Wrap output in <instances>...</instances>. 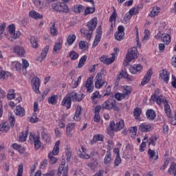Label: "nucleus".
<instances>
[{"mask_svg":"<svg viewBox=\"0 0 176 176\" xmlns=\"http://www.w3.org/2000/svg\"><path fill=\"white\" fill-rule=\"evenodd\" d=\"M86 60H87V56L84 55L79 60L78 68H82V67L85 65V63H86Z\"/></svg>","mask_w":176,"mask_h":176,"instance_id":"864d4df0","label":"nucleus"},{"mask_svg":"<svg viewBox=\"0 0 176 176\" xmlns=\"http://www.w3.org/2000/svg\"><path fill=\"white\" fill-rule=\"evenodd\" d=\"M111 160H112V154H111V152H107L104 160V164H109Z\"/></svg>","mask_w":176,"mask_h":176,"instance_id":"8fccbe9b","label":"nucleus"},{"mask_svg":"<svg viewBox=\"0 0 176 176\" xmlns=\"http://www.w3.org/2000/svg\"><path fill=\"white\" fill-rule=\"evenodd\" d=\"M137 131H138L137 126H132L129 129V132L131 133L133 137H135V135H137Z\"/></svg>","mask_w":176,"mask_h":176,"instance_id":"e2e57ef3","label":"nucleus"},{"mask_svg":"<svg viewBox=\"0 0 176 176\" xmlns=\"http://www.w3.org/2000/svg\"><path fill=\"white\" fill-rule=\"evenodd\" d=\"M96 98H101V95L100 94V91H96L94 93H93L91 96V100L94 104L98 102L97 100H96Z\"/></svg>","mask_w":176,"mask_h":176,"instance_id":"e433bc0d","label":"nucleus"},{"mask_svg":"<svg viewBox=\"0 0 176 176\" xmlns=\"http://www.w3.org/2000/svg\"><path fill=\"white\" fill-rule=\"evenodd\" d=\"M23 170H24V166L23 165V164H19L16 176H23Z\"/></svg>","mask_w":176,"mask_h":176,"instance_id":"052dcab7","label":"nucleus"},{"mask_svg":"<svg viewBox=\"0 0 176 176\" xmlns=\"http://www.w3.org/2000/svg\"><path fill=\"white\" fill-rule=\"evenodd\" d=\"M30 41L32 47H33V49H38V46H39V44L38 43V40H36L35 36H30Z\"/></svg>","mask_w":176,"mask_h":176,"instance_id":"58836bf2","label":"nucleus"},{"mask_svg":"<svg viewBox=\"0 0 176 176\" xmlns=\"http://www.w3.org/2000/svg\"><path fill=\"white\" fill-rule=\"evenodd\" d=\"M33 83V90H34L36 94H41V91H39V86H41V83L39 82V78H36L32 79Z\"/></svg>","mask_w":176,"mask_h":176,"instance_id":"6ab92c4d","label":"nucleus"},{"mask_svg":"<svg viewBox=\"0 0 176 176\" xmlns=\"http://www.w3.org/2000/svg\"><path fill=\"white\" fill-rule=\"evenodd\" d=\"M8 100H13L14 98V89H10L7 95Z\"/></svg>","mask_w":176,"mask_h":176,"instance_id":"680f3d73","label":"nucleus"},{"mask_svg":"<svg viewBox=\"0 0 176 176\" xmlns=\"http://www.w3.org/2000/svg\"><path fill=\"white\" fill-rule=\"evenodd\" d=\"M79 47L81 50H86V49H89V43L86 41H80Z\"/></svg>","mask_w":176,"mask_h":176,"instance_id":"603ef678","label":"nucleus"},{"mask_svg":"<svg viewBox=\"0 0 176 176\" xmlns=\"http://www.w3.org/2000/svg\"><path fill=\"white\" fill-rule=\"evenodd\" d=\"M161 39L165 45H170L171 43V36L167 33H164L162 34Z\"/></svg>","mask_w":176,"mask_h":176,"instance_id":"393cba45","label":"nucleus"},{"mask_svg":"<svg viewBox=\"0 0 176 176\" xmlns=\"http://www.w3.org/2000/svg\"><path fill=\"white\" fill-rule=\"evenodd\" d=\"M146 116L149 120H154L155 118H156V113L155 111L149 109L146 111Z\"/></svg>","mask_w":176,"mask_h":176,"instance_id":"4c0bfd02","label":"nucleus"},{"mask_svg":"<svg viewBox=\"0 0 176 176\" xmlns=\"http://www.w3.org/2000/svg\"><path fill=\"white\" fill-rule=\"evenodd\" d=\"M161 9L158 6H154L151 11L150 14H148L149 17L153 18L156 17V16H159L161 12Z\"/></svg>","mask_w":176,"mask_h":176,"instance_id":"5701e85b","label":"nucleus"},{"mask_svg":"<svg viewBox=\"0 0 176 176\" xmlns=\"http://www.w3.org/2000/svg\"><path fill=\"white\" fill-rule=\"evenodd\" d=\"M156 141H157V138L154 136L151 137L147 140V142H148V145H152L153 146H155L156 145Z\"/></svg>","mask_w":176,"mask_h":176,"instance_id":"4d7b16f0","label":"nucleus"},{"mask_svg":"<svg viewBox=\"0 0 176 176\" xmlns=\"http://www.w3.org/2000/svg\"><path fill=\"white\" fill-rule=\"evenodd\" d=\"M70 96L71 95H67L62 101L63 107H65L67 109H69V108H71L72 100L69 98Z\"/></svg>","mask_w":176,"mask_h":176,"instance_id":"412c9836","label":"nucleus"},{"mask_svg":"<svg viewBox=\"0 0 176 176\" xmlns=\"http://www.w3.org/2000/svg\"><path fill=\"white\" fill-rule=\"evenodd\" d=\"M78 155L81 159H90V155L87 154V149L83 146H81V151L78 152Z\"/></svg>","mask_w":176,"mask_h":176,"instance_id":"f3484780","label":"nucleus"},{"mask_svg":"<svg viewBox=\"0 0 176 176\" xmlns=\"http://www.w3.org/2000/svg\"><path fill=\"white\" fill-rule=\"evenodd\" d=\"M152 130H153V124H152L144 122L139 126V131H141V133H149Z\"/></svg>","mask_w":176,"mask_h":176,"instance_id":"1a4fd4ad","label":"nucleus"},{"mask_svg":"<svg viewBox=\"0 0 176 176\" xmlns=\"http://www.w3.org/2000/svg\"><path fill=\"white\" fill-rule=\"evenodd\" d=\"M9 122H10V126H12V127H13L14 126V122H15V119H14V116L13 115H10V116H9Z\"/></svg>","mask_w":176,"mask_h":176,"instance_id":"0e129e2a","label":"nucleus"},{"mask_svg":"<svg viewBox=\"0 0 176 176\" xmlns=\"http://www.w3.org/2000/svg\"><path fill=\"white\" fill-rule=\"evenodd\" d=\"M116 17H118V14H116V10L113 8V12L109 18V23H111L110 30H113V27H115V23L116 22Z\"/></svg>","mask_w":176,"mask_h":176,"instance_id":"aec40b11","label":"nucleus"},{"mask_svg":"<svg viewBox=\"0 0 176 176\" xmlns=\"http://www.w3.org/2000/svg\"><path fill=\"white\" fill-rule=\"evenodd\" d=\"M102 109H113L119 112L120 111V107L116 104V100L113 98H109L102 104Z\"/></svg>","mask_w":176,"mask_h":176,"instance_id":"f03ea898","label":"nucleus"},{"mask_svg":"<svg viewBox=\"0 0 176 176\" xmlns=\"http://www.w3.org/2000/svg\"><path fill=\"white\" fill-rule=\"evenodd\" d=\"M94 77H89L85 82V87L87 93H91L94 90V85H93V79Z\"/></svg>","mask_w":176,"mask_h":176,"instance_id":"4468645a","label":"nucleus"},{"mask_svg":"<svg viewBox=\"0 0 176 176\" xmlns=\"http://www.w3.org/2000/svg\"><path fill=\"white\" fill-rule=\"evenodd\" d=\"M151 101H153L157 102L158 105H161V104H166L167 102V100H166V98L164 96H156V94L151 96Z\"/></svg>","mask_w":176,"mask_h":176,"instance_id":"9d476101","label":"nucleus"},{"mask_svg":"<svg viewBox=\"0 0 176 176\" xmlns=\"http://www.w3.org/2000/svg\"><path fill=\"white\" fill-rule=\"evenodd\" d=\"M148 155L149 156L150 160L154 159V160H157L159 159L158 155L155 156V151H153L151 148L148 149Z\"/></svg>","mask_w":176,"mask_h":176,"instance_id":"49530a36","label":"nucleus"},{"mask_svg":"<svg viewBox=\"0 0 176 176\" xmlns=\"http://www.w3.org/2000/svg\"><path fill=\"white\" fill-rule=\"evenodd\" d=\"M63 173V174L64 173L67 174V169L65 168V162H62V164L59 166V168H58V175H60Z\"/></svg>","mask_w":176,"mask_h":176,"instance_id":"a18cd8bd","label":"nucleus"},{"mask_svg":"<svg viewBox=\"0 0 176 176\" xmlns=\"http://www.w3.org/2000/svg\"><path fill=\"white\" fill-rule=\"evenodd\" d=\"M109 127L111 131H120V130L124 129V120H118L116 124L115 122L111 121Z\"/></svg>","mask_w":176,"mask_h":176,"instance_id":"423d86ee","label":"nucleus"},{"mask_svg":"<svg viewBox=\"0 0 176 176\" xmlns=\"http://www.w3.org/2000/svg\"><path fill=\"white\" fill-rule=\"evenodd\" d=\"M75 41H76V36L74 34H69L67 38V42L69 46H71V45H72Z\"/></svg>","mask_w":176,"mask_h":176,"instance_id":"ea45409f","label":"nucleus"},{"mask_svg":"<svg viewBox=\"0 0 176 176\" xmlns=\"http://www.w3.org/2000/svg\"><path fill=\"white\" fill-rule=\"evenodd\" d=\"M152 74H153L152 69H148L146 74L144 76V77L143 78L141 82V85L142 86H145V85H148V83H149V81L151 80V78H152Z\"/></svg>","mask_w":176,"mask_h":176,"instance_id":"dca6fc26","label":"nucleus"},{"mask_svg":"<svg viewBox=\"0 0 176 176\" xmlns=\"http://www.w3.org/2000/svg\"><path fill=\"white\" fill-rule=\"evenodd\" d=\"M124 93H116L114 97L117 101H122L124 98H129L130 94H131V87L130 86H123Z\"/></svg>","mask_w":176,"mask_h":176,"instance_id":"7ed1b4c3","label":"nucleus"},{"mask_svg":"<svg viewBox=\"0 0 176 176\" xmlns=\"http://www.w3.org/2000/svg\"><path fill=\"white\" fill-rule=\"evenodd\" d=\"M30 140L34 142L35 151H38V149L41 148V146H42V143H41V138L39 136L30 133Z\"/></svg>","mask_w":176,"mask_h":176,"instance_id":"6e6552de","label":"nucleus"},{"mask_svg":"<svg viewBox=\"0 0 176 176\" xmlns=\"http://www.w3.org/2000/svg\"><path fill=\"white\" fill-rule=\"evenodd\" d=\"M50 25L51 35H52V36H56V35H58V30L56 28V23L51 22Z\"/></svg>","mask_w":176,"mask_h":176,"instance_id":"bb28decb","label":"nucleus"},{"mask_svg":"<svg viewBox=\"0 0 176 176\" xmlns=\"http://www.w3.org/2000/svg\"><path fill=\"white\" fill-rule=\"evenodd\" d=\"M52 8L54 12H59L60 13H68L69 8L65 3H54Z\"/></svg>","mask_w":176,"mask_h":176,"instance_id":"20e7f679","label":"nucleus"},{"mask_svg":"<svg viewBox=\"0 0 176 176\" xmlns=\"http://www.w3.org/2000/svg\"><path fill=\"white\" fill-rule=\"evenodd\" d=\"M142 71V65L138 64L135 65L133 67L131 66L130 67V72L131 74H138V72H141Z\"/></svg>","mask_w":176,"mask_h":176,"instance_id":"a878e982","label":"nucleus"},{"mask_svg":"<svg viewBox=\"0 0 176 176\" xmlns=\"http://www.w3.org/2000/svg\"><path fill=\"white\" fill-rule=\"evenodd\" d=\"M48 157L50 159V163L51 164H56V163L57 162H58V157H54V155H53V154H52V153H50L48 154Z\"/></svg>","mask_w":176,"mask_h":176,"instance_id":"de8ad7c7","label":"nucleus"},{"mask_svg":"<svg viewBox=\"0 0 176 176\" xmlns=\"http://www.w3.org/2000/svg\"><path fill=\"white\" fill-rule=\"evenodd\" d=\"M58 100V96L57 95H52L51 97L48 98L49 104L52 105H56L57 104V100Z\"/></svg>","mask_w":176,"mask_h":176,"instance_id":"a19ab883","label":"nucleus"},{"mask_svg":"<svg viewBox=\"0 0 176 176\" xmlns=\"http://www.w3.org/2000/svg\"><path fill=\"white\" fill-rule=\"evenodd\" d=\"M14 112L17 116H24L25 115V110L21 106H16Z\"/></svg>","mask_w":176,"mask_h":176,"instance_id":"c85d7f7f","label":"nucleus"},{"mask_svg":"<svg viewBox=\"0 0 176 176\" xmlns=\"http://www.w3.org/2000/svg\"><path fill=\"white\" fill-rule=\"evenodd\" d=\"M112 57L109 58L107 56L103 55L100 58V60L104 64L109 65V64H112L115 61V54H112Z\"/></svg>","mask_w":176,"mask_h":176,"instance_id":"2eb2a0df","label":"nucleus"},{"mask_svg":"<svg viewBox=\"0 0 176 176\" xmlns=\"http://www.w3.org/2000/svg\"><path fill=\"white\" fill-rule=\"evenodd\" d=\"M139 12H140V7L137 6V7L132 8L129 12V14L127 16V19H131L132 16L138 14Z\"/></svg>","mask_w":176,"mask_h":176,"instance_id":"7c9ffc66","label":"nucleus"},{"mask_svg":"<svg viewBox=\"0 0 176 176\" xmlns=\"http://www.w3.org/2000/svg\"><path fill=\"white\" fill-rule=\"evenodd\" d=\"M98 21L97 18L92 19L90 22H88L87 25V28L85 29H81V34H84L85 36H86L88 41H90L91 38V35H93L94 30H96V27H97V24Z\"/></svg>","mask_w":176,"mask_h":176,"instance_id":"f257e3e1","label":"nucleus"},{"mask_svg":"<svg viewBox=\"0 0 176 176\" xmlns=\"http://www.w3.org/2000/svg\"><path fill=\"white\" fill-rule=\"evenodd\" d=\"M168 173L170 174V175H174V176H176V163L173 162L170 164V167L168 170Z\"/></svg>","mask_w":176,"mask_h":176,"instance_id":"c9c22d12","label":"nucleus"},{"mask_svg":"<svg viewBox=\"0 0 176 176\" xmlns=\"http://www.w3.org/2000/svg\"><path fill=\"white\" fill-rule=\"evenodd\" d=\"M9 76V72L2 71V68L0 67V79H6Z\"/></svg>","mask_w":176,"mask_h":176,"instance_id":"13d9d810","label":"nucleus"},{"mask_svg":"<svg viewBox=\"0 0 176 176\" xmlns=\"http://www.w3.org/2000/svg\"><path fill=\"white\" fill-rule=\"evenodd\" d=\"M29 17H32V19H43V15L39 14L38 12H36L35 10H31L29 12Z\"/></svg>","mask_w":176,"mask_h":176,"instance_id":"f704fd0d","label":"nucleus"},{"mask_svg":"<svg viewBox=\"0 0 176 176\" xmlns=\"http://www.w3.org/2000/svg\"><path fill=\"white\" fill-rule=\"evenodd\" d=\"M33 3L38 8V9L43 8V0H32Z\"/></svg>","mask_w":176,"mask_h":176,"instance_id":"09e8293b","label":"nucleus"},{"mask_svg":"<svg viewBox=\"0 0 176 176\" xmlns=\"http://www.w3.org/2000/svg\"><path fill=\"white\" fill-rule=\"evenodd\" d=\"M96 12V8L93 7H87L84 11L85 16H87V14H91Z\"/></svg>","mask_w":176,"mask_h":176,"instance_id":"3c124183","label":"nucleus"},{"mask_svg":"<svg viewBox=\"0 0 176 176\" xmlns=\"http://www.w3.org/2000/svg\"><path fill=\"white\" fill-rule=\"evenodd\" d=\"M146 148V142H142L140 146V152H144Z\"/></svg>","mask_w":176,"mask_h":176,"instance_id":"774afa93","label":"nucleus"},{"mask_svg":"<svg viewBox=\"0 0 176 176\" xmlns=\"http://www.w3.org/2000/svg\"><path fill=\"white\" fill-rule=\"evenodd\" d=\"M8 28L10 35L12 39H17V38H19L21 33L19 32L16 33V27H14L13 24L10 25Z\"/></svg>","mask_w":176,"mask_h":176,"instance_id":"f8f14e48","label":"nucleus"},{"mask_svg":"<svg viewBox=\"0 0 176 176\" xmlns=\"http://www.w3.org/2000/svg\"><path fill=\"white\" fill-rule=\"evenodd\" d=\"M10 129V126L9 125V122H3L0 124V131L1 133H8Z\"/></svg>","mask_w":176,"mask_h":176,"instance_id":"b1692460","label":"nucleus"},{"mask_svg":"<svg viewBox=\"0 0 176 176\" xmlns=\"http://www.w3.org/2000/svg\"><path fill=\"white\" fill-rule=\"evenodd\" d=\"M50 49V46L46 45L44 49L43 50L41 54V60H44L46 58V56H47V52H49V50Z\"/></svg>","mask_w":176,"mask_h":176,"instance_id":"37998d69","label":"nucleus"},{"mask_svg":"<svg viewBox=\"0 0 176 176\" xmlns=\"http://www.w3.org/2000/svg\"><path fill=\"white\" fill-rule=\"evenodd\" d=\"M122 163V158H120V156L116 157V158L114 160V166H119Z\"/></svg>","mask_w":176,"mask_h":176,"instance_id":"69168bd1","label":"nucleus"},{"mask_svg":"<svg viewBox=\"0 0 176 176\" xmlns=\"http://www.w3.org/2000/svg\"><path fill=\"white\" fill-rule=\"evenodd\" d=\"M27 137H28V130L22 131L19 133V141L21 142H25V141H27Z\"/></svg>","mask_w":176,"mask_h":176,"instance_id":"473e14b6","label":"nucleus"},{"mask_svg":"<svg viewBox=\"0 0 176 176\" xmlns=\"http://www.w3.org/2000/svg\"><path fill=\"white\" fill-rule=\"evenodd\" d=\"M80 115H82V107L80 106H77L76 114L74 117V120L79 122V120H80Z\"/></svg>","mask_w":176,"mask_h":176,"instance_id":"72a5a7b5","label":"nucleus"},{"mask_svg":"<svg viewBox=\"0 0 176 176\" xmlns=\"http://www.w3.org/2000/svg\"><path fill=\"white\" fill-rule=\"evenodd\" d=\"M138 57V50L135 47H133L128 50L126 56V61L131 63L133 60H135Z\"/></svg>","mask_w":176,"mask_h":176,"instance_id":"0eeeda50","label":"nucleus"},{"mask_svg":"<svg viewBox=\"0 0 176 176\" xmlns=\"http://www.w3.org/2000/svg\"><path fill=\"white\" fill-rule=\"evenodd\" d=\"M69 57L71 58V60H77V58L79 57V54L76 53L75 51H71L69 53Z\"/></svg>","mask_w":176,"mask_h":176,"instance_id":"6e6d98bb","label":"nucleus"},{"mask_svg":"<svg viewBox=\"0 0 176 176\" xmlns=\"http://www.w3.org/2000/svg\"><path fill=\"white\" fill-rule=\"evenodd\" d=\"M160 76L162 78V80L165 82V83H168V79H170V78L168 77V74H167L166 70L163 69L161 71L160 73Z\"/></svg>","mask_w":176,"mask_h":176,"instance_id":"2f4dec72","label":"nucleus"},{"mask_svg":"<svg viewBox=\"0 0 176 176\" xmlns=\"http://www.w3.org/2000/svg\"><path fill=\"white\" fill-rule=\"evenodd\" d=\"M102 76H104V71H101L100 72L98 73L96 76V82H95V87L96 89H101V87H105L108 82L106 81L102 80Z\"/></svg>","mask_w":176,"mask_h":176,"instance_id":"39448f33","label":"nucleus"},{"mask_svg":"<svg viewBox=\"0 0 176 176\" xmlns=\"http://www.w3.org/2000/svg\"><path fill=\"white\" fill-rule=\"evenodd\" d=\"M75 130V123H69L66 126V135L69 138H72V131Z\"/></svg>","mask_w":176,"mask_h":176,"instance_id":"a211bd4d","label":"nucleus"},{"mask_svg":"<svg viewBox=\"0 0 176 176\" xmlns=\"http://www.w3.org/2000/svg\"><path fill=\"white\" fill-rule=\"evenodd\" d=\"M63 47V38H59L58 42L55 43L54 47V53H57V52L61 50Z\"/></svg>","mask_w":176,"mask_h":176,"instance_id":"c756f323","label":"nucleus"},{"mask_svg":"<svg viewBox=\"0 0 176 176\" xmlns=\"http://www.w3.org/2000/svg\"><path fill=\"white\" fill-rule=\"evenodd\" d=\"M84 7L82 5H77L74 6V10L75 13H80V12H83Z\"/></svg>","mask_w":176,"mask_h":176,"instance_id":"bf43d9fd","label":"nucleus"},{"mask_svg":"<svg viewBox=\"0 0 176 176\" xmlns=\"http://www.w3.org/2000/svg\"><path fill=\"white\" fill-rule=\"evenodd\" d=\"M98 141H104V135L97 134L93 138V142H97Z\"/></svg>","mask_w":176,"mask_h":176,"instance_id":"5fc2aeb1","label":"nucleus"},{"mask_svg":"<svg viewBox=\"0 0 176 176\" xmlns=\"http://www.w3.org/2000/svg\"><path fill=\"white\" fill-rule=\"evenodd\" d=\"M12 65H14L16 71H20V69H21V63L19 62H13Z\"/></svg>","mask_w":176,"mask_h":176,"instance_id":"338daca9","label":"nucleus"},{"mask_svg":"<svg viewBox=\"0 0 176 176\" xmlns=\"http://www.w3.org/2000/svg\"><path fill=\"white\" fill-rule=\"evenodd\" d=\"M67 95H70L69 98L72 101H82V95H79L76 92H70Z\"/></svg>","mask_w":176,"mask_h":176,"instance_id":"4be33fe9","label":"nucleus"},{"mask_svg":"<svg viewBox=\"0 0 176 176\" xmlns=\"http://www.w3.org/2000/svg\"><path fill=\"white\" fill-rule=\"evenodd\" d=\"M124 38V28L120 25L118 32L115 33V38L116 41H122Z\"/></svg>","mask_w":176,"mask_h":176,"instance_id":"9b49d317","label":"nucleus"},{"mask_svg":"<svg viewBox=\"0 0 176 176\" xmlns=\"http://www.w3.org/2000/svg\"><path fill=\"white\" fill-rule=\"evenodd\" d=\"M141 113H142V110L138 107L135 108L133 111V116H135V118L137 120H140V116H141Z\"/></svg>","mask_w":176,"mask_h":176,"instance_id":"79ce46f5","label":"nucleus"},{"mask_svg":"<svg viewBox=\"0 0 176 176\" xmlns=\"http://www.w3.org/2000/svg\"><path fill=\"white\" fill-rule=\"evenodd\" d=\"M164 111L167 116H168V118H171V108L170 107V104H168V102L164 104Z\"/></svg>","mask_w":176,"mask_h":176,"instance_id":"c03bdc74","label":"nucleus"},{"mask_svg":"<svg viewBox=\"0 0 176 176\" xmlns=\"http://www.w3.org/2000/svg\"><path fill=\"white\" fill-rule=\"evenodd\" d=\"M60 140H58L55 143V145L52 150V152H50V153H52V155L54 156H57V155H58V153H60Z\"/></svg>","mask_w":176,"mask_h":176,"instance_id":"cd10ccee","label":"nucleus"},{"mask_svg":"<svg viewBox=\"0 0 176 176\" xmlns=\"http://www.w3.org/2000/svg\"><path fill=\"white\" fill-rule=\"evenodd\" d=\"M13 52L16 54V56H19V57H23V56L25 55V50L24 47L20 45H15L13 47Z\"/></svg>","mask_w":176,"mask_h":176,"instance_id":"ddd939ff","label":"nucleus"}]
</instances>
